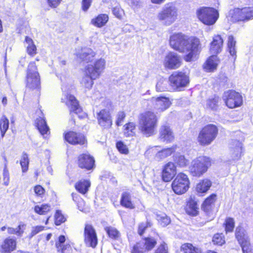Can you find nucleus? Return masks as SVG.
<instances>
[{
  "label": "nucleus",
  "mask_w": 253,
  "mask_h": 253,
  "mask_svg": "<svg viewBox=\"0 0 253 253\" xmlns=\"http://www.w3.org/2000/svg\"><path fill=\"white\" fill-rule=\"evenodd\" d=\"M216 199V195L214 194L211 195L204 202L202 205V209L203 210L209 212L211 210L214 203Z\"/></svg>",
  "instance_id": "obj_34"
},
{
  "label": "nucleus",
  "mask_w": 253,
  "mask_h": 253,
  "mask_svg": "<svg viewBox=\"0 0 253 253\" xmlns=\"http://www.w3.org/2000/svg\"><path fill=\"white\" fill-rule=\"evenodd\" d=\"M157 219L160 224L164 227L168 225L170 222V220L168 216L163 213L158 214Z\"/></svg>",
  "instance_id": "obj_48"
},
{
  "label": "nucleus",
  "mask_w": 253,
  "mask_h": 253,
  "mask_svg": "<svg viewBox=\"0 0 253 253\" xmlns=\"http://www.w3.org/2000/svg\"><path fill=\"white\" fill-rule=\"evenodd\" d=\"M190 180L188 176L180 172L175 176L172 181L171 187L173 192L177 195L186 193L189 188Z\"/></svg>",
  "instance_id": "obj_7"
},
{
  "label": "nucleus",
  "mask_w": 253,
  "mask_h": 253,
  "mask_svg": "<svg viewBox=\"0 0 253 253\" xmlns=\"http://www.w3.org/2000/svg\"><path fill=\"white\" fill-rule=\"evenodd\" d=\"M25 42L27 53L31 56H34L37 53V48L32 39L28 37L25 38Z\"/></svg>",
  "instance_id": "obj_38"
},
{
  "label": "nucleus",
  "mask_w": 253,
  "mask_h": 253,
  "mask_svg": "<svg viewBox=\"0 0 253 253\" xmlns=\"http://www.w3.org/2000/svg\"><path fill=\"white\" fill-rule=\"evenodd\" d=\"M25 229V224L20 223L19 225L15 228L16 235L18 236H21Z\"/></svg>",
  "instance_id": "obj_62"
},
{
  "label": "nucleus",
  "mask_w": 253,
  "mask_h": 253,
  "mask_svg": "<svg viewBox=\"0 0 253 253\" xmlns=\"http://www.w3.org/2000/svg\"><path fill=\"white\" fill-rule=\"evenodd\" d=\"M94 163L93 157L88 154H82L78 157V165L82 169H91L94 167Z\"/></svg>",
  "instance_id": "obj_19"
},
{
  "label": "nucleus",
  "mask_w": 253,
  "mask_h": 253,
  "mask_svg": "<svg viewBox=\"0 0 253 253\" xmlns=\"http://www.w3.org/2000/svg\"><path fill=\"white\" fill-rule=\"evenodd\" d=\"M176 149V147L175 146H173L171 147L165 148L161 150L158 149V152L156 154V159L157 160H161L167 158L174 152Z\"/></svg>",
  "instance_id": "obj_31"
},
{
  "label": "nucleus",
  "mask_w": 253,
  "mask_h": 253,
  "mask_svg": "<svg viewBox=\"0 0 253 253\" xmlns=\"http://www.w3.org/2000/svg\"><path fill=\"white\" fill-rule=\"evenodd\" d=\"M182 62L181 56L177 53L169 52L165 56L164 65L168 69H176L179 68Z\"/></svg>",
  "instance_id": "obj_16"
},
{
  "label": "nucleus",
  "mask_w": 253,
  "mask_h": 253,
  "mask_svg": "<svg viewBox=\"0 0 253 253\" xmlns=\"http://www.w3.org/2000/svg\"><path fill=\"white\" fill-rule=\"evenodd\" d=\"M169 82L173 89L179 90L188 84L189 77L182 72L175 71L169 76Z\"/></svg>",
  "instance_id": "obj_11"
},
{
  "label": "nucleus",
  "mask_w": 253,
  "mask_h": 253,
  "mask_svg": "<svg viewBox=\"0 0 253 253\" xmlns=\"http://www.w3.org/2000/svg\"><path fill=\"white\" fill-rule=\"evenodd\" d=\"M90 186V183L88 180H81L76 183L75 188L80 193L85 194L88 191Z\"/></svg>",
  "instance_id": "obj_35"
},
{
  "label": "nucleus",
  "mask_w": 253,
  "mask_h": 253,
  "mask_svg": "<svg viewBox=\"0 0 253 253\" xmlns=\"http://www.w3.org/2000/svg\"><path fill=\"white\" fill-rule=\"evenodd\" d=\"M124 127V133L126 137H131L135 135L136 128L134 123H128L126 124Z\"/></svg>",
  "instance_id": "obj_39"
},
{
  "label": "nucleus",
  "mask_w": 253,
  "mask_h": 253,
  "mask_svg": "<svg viewBox=\"0 0 253 253\" xmlns=\"http://www.w3.org/2000/svg\"><path fill=\"white\" fill-rule=\"evenodd\" d=\"M73 200L77 203L78 209L82 211H85V202L77 194H72Z\"/></svg>",
  "instance_id": "obj_46"
},
{
  "label": "nucleus",
  "mask_w": 253,
  "mask_h": 253,
  "mask_svg": "<svg viewBox=\"0 0 253 253\" xmlns=\"http://www.w3.org/2000/svg\"><path fill=\"white\" fill-rule=\"evenodd\" d=\"M154 253H169L167 245L165 242H163L158 246L155 250Z\"/></svg>",
  "instance_id": "obj_57"
},
{
  "label": "nucleus",
  "mask_w": 253,
  "mask_h": 253,
  "mask_svg": "<svg viewBox=\"0 0 253 253\" xmlns=\"http://www.w3.org/2000/svg\"><path fill=\"white\" fill-rule=\"evenodd\" d=\"M159 148L160 147L158 146H154L153 147H149L145 152V156L148 158L151 157L154 155L156 156V154L158 153V148Z\"/></svg>",
  "instance_id": "obj_52"
},
{
  "label": "nucleus",
  "mask_w": 253,
  "mask_h": 253,
  "mask_svg": "<svg viewBox=\"0 0 253 253\" xmlns=\"http://www.w3.org/2000/svg\"><path fill=\"white\" fill-rule=\"evenodd\" d=\"M98 124L104 128H109L112 125V120L109 111L102 109L97 115Z\"/></svg>",
  "instance_id": "obj_18"
},
{
  "label": "nucleus",
  "mask_w": 253,
  "mask_h": 253,
  "mask_svg": "<svg viewBox=\"0 0 253 253\" xmlns=\"http://www.w3.org/2000/svg\"><path fill=\"white\" fill-rule=\"evenodd\" d=\"M145 252L146 251H145V248L140 242L135 245L131 250V253H145Z\"/></svg>",
  "instance_id": "obj_58"
},
{
  "label": "nucleus",
  "mask_w": 253,
  "mask_h": 253,
  "mask_svg": "<svg viewBox=\"0 0 253 253\" xmlns=\"http://www.w3.org/2000/svg\"><path fill=\"white\" fill-rule=\"evenodd\" d=\"M218 133L217 127L210 124L201 130L198 136V141L202 145H209L216 138Z\"/></svg>",
  "instance_id": "obj_8"
},
{
  "label": "nucleus",
  "mask_w": 253,
  "mask_h": 253,
  "mask_svg": "<svg viewBox=\"0 0 253 253\" xmlns=\"http://www.w3.org/2000/svg\"><path fill=\"white\" fill-rule=\"evenodd\" d=\"M120 204L123 207L130 210L134 209L135 208V205L132 201L130 193L126 191L124 192L122 194Z\"/></svg>",
  "instance_id": "obj_27"
},
{
  "label": "nucleus",
  "mask_w": 253,
  "mask_h": 253,
  "mask_svg": "<svg viewBox=\"0 0 253 253\" xmlns=\"http://www.w3.org/2000/svg\"><path fill=\"white\" fill-rule=\"evenodd\" d=\"M223 99L226 106L229 108H234L240 106L243 103V99L240 93L234 90L225 92Z\"/></svg>",
  "instance_id": "obj_14"
},
{
  "label": "nucleus",
  "mask_w": 253,
  "mask_h": 253,
  "mask_svg": "<svg viewBox=\"0 0 253 253\" xmlns=\"http://www.w3.org/2000/svg\"><path fill=\"white\" fill-rule=\"evenodd\" d=\"M96 79L91 78L90 74L87 73L86 69L84 68V76L81 81V84L84 87L90 89L94 84L93 80Z\"/></svg>",
  "instance_id": "obj_33"
},
{
  "label": "nucleus",
  "mask_w": 253,
  "mask_h": 253,
  "mask_svg": "<svg viewBox=\"0 0 253 253\" xmlns=\"http://www.w3.org/2000/svg\"><path fill=\"white\" fill-rule=\"evenodd\" d=\"M16 247V240L10 237L6 238L1 245V253H11L15 250Z\"/></svg>",
  "instance_id": "obj_24"
},
{
  "label": "nucleus",
  "mask_w": 253,
  "mask_h": 253,
  "mask_svg": "<svg viewBox=\"0 0 253 253\" xmlns=\"http://www.w3.org/2000/svg\"><path fill=\"white\" fill-rule=\"evenodd\" d=\"M9 120L5 116H3L0 119V129L2 137H3L9 127Z\"/></svg>",
  "instance_id": "obj_42"
},
{
  "label": "nucleus",
  "mask_w": 253,
  "mask_h": 253,
  "mask_svg": "<svg viewBox=\"0 0 253 253\" xmlns=\"http://www.w3.org/2000/svg\"><path fill=\"white\" fill-rule=\"evenodd\" d=\"M27 88L35 90L39 94L41 89V79L35 62H30L27 67L26 76Z\"/></svg>",
  "instance_id": "obj_5"
},
{
  "label": "nucleus",
  "mask_w": 253,
  "mask_h": 253,
  "mask_svg": "<svg viewBox=\"0 0 253 253\" xmlns=\"http://www.w3.org/2000/svg\"><path fill=\"white\" fill-rule=\"evenodd\" d=\"M228 49L230 55L236 56V50L235 48L236 41L232 36H229L228 38Z\"/></svg>",
  "instance_id": "obj_45"
},
{
  "label": "nucleus",
  "mask_w": 253,
  "mask_h": 253,
  "mask_svg": "<svg viewBox=\"0 0 253 253\" xmlns=\"http://www.w3.org/2000/svg\"><path fill=\"white\" fill-rule=\"evenodd\" d=\"M105 230L109 237L112 239H118L120 237V234L119 231L113 227H106L105 228Z\"/></svg>",
  "instance_id": "obj_47"
},
{
  "label": "nucleus",
  "mask_w": 253,
  "mask_h": 253,
  "mask_svg": "<svg viewBox=\"0 0 253 253\" xmlns=\"http://www.w3.org/2000/svg\"><path fill=\"white\" fill-rule=\"evenodd\" d=\"M92 0H83L82 2V9L84 11H86L91 5Z\"/></svg>",
  "instance_id": "obj_63"
},
{
  "label": "nucleus",
  "mask_w": 253,
  "mask_h": 253,
  "mask_svg": "<svg viewBox=\"0 0 253 253\" xmlns=\"http://www.w3.org/2000/svg\"><path fill=\"white\" fill-rule=\"evenodd\" d=\"M84 242L87 246L95 248L97 244V234L94 227L90 224L85 225L84 229Z\"/></svg>",
  "instance_id": "obj_17"
},
{
  "label": "nucleus",
  "mask_w": 253,
  "mask_h": 253,
  "mask_svg": "<svg viewBox=\"0 0 253 253\" xmlns=\"http://www.w3.org/2000/svg\"><path fill=\"white\" fill-rule=\"evenodd\" d=\"M236 237L241 245L243 253H253V250L251 249L249 237L247 232L241 227L236 228Z\"/></svg>",
  "instance_id": "obj_15"
},
{
  "label": "nucleus",
  "mask_w": 253,
  "mask_h": 253,
  "mask_svg": "<svg viewBox=\"0 0 253 253\" xmlns=\"http://www.w3.org/2000/svg\"><path fill=\"white\" fill-rule=\"evenodd\" d=\"M51 210V207L48 204H42V205H37L34 208V211L40 215L45 214Z\"/></svg>",
  "instance_id": "obj_44"
},
{
  "label": "nucleus",
  "mask_w": 253,
  "mask_h": 253,
  "mask_svg": "<svg viewBox=\"0 0 253 253\" xmlns=\"http://www.w3.org/2000/svg\"><path fill=\"white\" fill-rule=\"evenodd\" d=\"M173 161L178 166L181 168L187 166L189 163V160L184 156L179 154L174 156Z\"/></svg>",
  "instance_id": "obj_41"
},
{
  "label": "nucleus",
  "mask_w": 253,
  "mask_h": 253,
  "mask_svg": "<svg viewBox=\"0 0 253 253\" xmlns=\"http://www.w3.org/2000/svg\"><path fill=\"white\" fill-rule=\"evenodd\" d=\"M212 242L214 244L221 246L225 243L224 237L222 234H215L213 237Z\"/></svg>",
  "instance_id": "obj_53"
},
{
  "label": "nucleus",
  "mask_w": 253,
  "mask_h": 253,
  "mask_svg": "<svg viewBox=\"0 0 253 253\" xmlns=\"http://www.w3.org/2000/svg\"><path fill=\"white\" fill-rule=\"evenodd\" d=\"M160 138L163 141L171 142L174 134L170 127L167 125L162 126L160 129Z\"/></svg>",
  "instance_id": "obj_25"
},
{
  "label": "nucleus",
  "mask_w": 253,
  "mask_h": 253,
  "mask_svg": "<svg viewBox=\"0 0 253 253\" xmlns=\"http://www.w3.org/2000/svg\"><path fill=\"white\" fill-rule=\"evenodd\" d=\"M168 81L164 79H161L156 85V90L161 92L168 89Z\"/></svg>",
  "instance_id": "obj_49"
},
{
  "label": "nucleus",
  "mask_w": 253,
  "mask_h": 253,
  "mask_svg": "<svg viewBox=\"0 0 253 253\" xmlns=\"http://www.w3.org/2000/svg\"><path fill=\"white\" fill-rule=\"evenodd\" d=\"M36 126L41 134L44 136L49 133V128L45 120L42 117H39L36 121Z\"/></svg>",
  "instance_id": "obj_29"
},
{
  "label": "nucleus",
  "mask_w": 253,
  "mask_h": 253,
  "mask_svg": "<svg viewBox=\"0 0 253 253\" xmlns=\"http://www.w3.org/2000/svg\"><path fill=\"white\" fill-rule=\"evenodd\" d=\"M34 191L36 196L42 197L45 192V190L42 186L38 185L34 187Z\"/></svg>",
  "instance_id": "obj_60"
},
{
  "label": "nucleus",
  "mask_w": 253,
  "mask_h": 253,
  "mask_svg": "<svg viewBox=\"0 0 253 253\" xmlns=\"http://www.w3.org/2000/svg\"><path fill=\"white\" fill-rule=\"evenodd\" d=\"M44 229V227L42 226H36L32 228V230L31 233V236L33 237L40 232L42 231Z\"/></svg>",
  "instance_id": "obj_64"
},
{
  "label": "nucleus",
  "mask_w": 253,
  "mask_h": 253,
  "mask_svg": "<svg viewBox=\"0 0 253 253\" xmlns=\"http://www.w3.org/2000/svg\"><path fill=\"white\" fill-rule=\"evenodd\" d=\"M62 101L69 107L71 113H74L78 115L80 118H84L86 117V114L83 112L78 100L74 96L66 93L64 95V98H62Z\"/></svg>",
  "instance_id": "obj_12"
},
{
  "label": "nucleus",
  "mask_w": 253,
  "mask_h": 253,
  "mask_svg": "<svg viewBox=\"0 0 253 253\" xmlns=\"http://www.w3.org/2000/svg\"><path fill=\"white\" fill-rule=\"evenodd\" d=\"M223 40L220 35H215L213 37L212 41L211 43L210 52L213 54H217L220 52L223 46Z\"/></svg>",
  "instance_id": "obj_23"
},
{
  "label": "nucleus",
  "mask_w": 253,
  "mask_h": 253,
  "mask_svg": "<svg viewBox=\"0 0 253 253\" xmlns=\"http://www.w3.org/2000/svg\"><path fill=\"white\" fill-rule=\"evenodd\" d=\"M108 19L109 17L107 14H101L95 18H93L91 21V23L94 26L101 28L106 24Z\"/></svg>",
  "instance_id": "obj_30"
},
{
  "label": "nucleus",
  "mask_w": 253,
  "mask_h": 253,
  "mask_svg": "<svg viewBox=\"0 0 253 253\" xmlns=\"http://www.w3.org/2000/svg\"><path fill=\"white\" fill-rule=\"evenodd\" d=\"M54 217L55 223L56 225H60L66 220V218L62 214L61 211L58 210L56 211Z\"/></svg>",
  "instance_id": "obj_54"
},
{
  "label": "nucleus",
  "mask_w": 253,
  "mask_h": 253,
  "mask_svg": "<svg viewBox=\"0 0 253 253\" xmlns=\"http://www.w3.org/2000/svg\"><path fill=\"white\" fill-rule=\"evenodd\" d=\"M181 250L184 253H202L200 248L195 247L190 243L183 244L181 247Z\"/></svg>",
  "instance_id": "obj_40"
},
{
  "label": "nucleus",
  "mask_w": 253,
  "mask_h": 253,
  "mask_svg": "<svg viewBox=\"0 0 253 253\" xmlns=\"http://www.w3.org/2000/svg\"><path fill=\"white\" fill-rule=\"evenodd\" d=\"M211 185V182L208 179L200 181L196 186V190L199 194L206 193Z\"/></svg>",
  "instance_id": "obj_32"
},
{
  "label": "nucleus",
  "mask_w": 253,
  "mask_h": 253,
  "mask_svg": "<svg viewBox=\"0 0 253 253\" xmlns=\"http://www.w3.org/2000/svg\"><path fill=\"white\" fill-rule=\"evenodd\" d=\"M211 165L210 158L199 156L194 159L189 167V171L194 176L200 177L205 173Z\"/></svg>",
  "instance_id": "obj_6"
},
{
  "label": "nucleus",
  "mask_w": 253,
  "mask_h": 253,
  "mask_svg": "<svg viewBox=\"0 0 253 253\" xmlns=\"http://www.w3.org/2000/svg\"><path fill=\"white\" fill-rule=\"evenodd\" d=\"M169 45L173 49L181 53H188L184 56L186 62L193 61L200 44L199 39L189 37L182 33H174L169 37Z\"/></svg>",
  "instance_id": "obj_1"
},
{
  "label": "nucleus",
  "mask_w": 253,
  "mask_h": 253,
  "mask_svg": "<svg viewBox=\"0 0 253 253\" xmlns=\"http://www.w3.org/2000/svg\"><path fill=\"white\" fill-rule=\"evenodd\" d=\"M200 20L205 25L214 24L218 18V13L216 10L211 7H203L197 11Z\"/></svg>",
  "instance_id": "obj_9"
},
{
  "label": "nucleus",
  "mask_w": 253,
  "mask_h": 253,
  "mask_svg": "<svg viewBox=\"0 0 253 253\" xmlns=\"http://www.w3.org/2000/svg\"><path fill=\"white\" fill-rule=\"evenodd\" d=\"M219 63L217 56L213 55L209 57L203 65L204 69L207 72H213L217 68Z\"/></svg>",
  "instance_id": "obj_26"
},
{
  "label": "nucleus",
  "mask_w": 253,
  "mask_h": 253,
  "mask_svg": "<svg viewBox=\"0 0 253 253\" xmlns=\"http://www.w3.org/2000/svg\"><path fill=\"white\" fill-rule=\"evenodd\" d=\"M126 117V114L123 111H120L117 115V120L116 124L118 126H121L124 119Z\"/></svg>",
  "instance_id": "obj_61"
},
{
  "label": "nucleus",
  "mask_w": 253,
  "mask_h": 253,
  "mask_svg": "<svg viewBox=\"0 0 253 253\" xmlns=\"http://www.w3.org/2000/svg\"><path fill=\"white\" fill-rule=\"evenodd\" d=\"M20 165L23 172H26L28 169L29 159L28 155L26 154H23L22 159L20 161Z\"/></svg>",
  "instance_id": "obj_50"
},
{
  "label": "nucleus",
  "mask_w": 253,
  "mask_h": 253,
  "mask_svg": "<svg viewBox=\"0 0 253 253\" xmlns=\"http://www.w3.org/2000/svg\"><path fill=\"white\" fill-rule=\"evenodd\" d=\"M64 138L69 143L76 145L84 144L85 139L84 135L74 131H69L64 135Z\"/></svg>",
  "instance_id": "obj_20"
},
{
  "label": "nucleus",
  "mask_w": 253,
  "mask_h": 253,
  "mask_svg": "<svg viewBox=\"0 0 253 253\" xmlns=\"http://www.w3.org/2000/svg\"><path fill=\"white\" fill-rule=\"evenodd\" d=\"M150 108L157 114L164 112L171 105L169 99L164 96H154L149 100Z\"/></svg>",
  "instance_id": "obj_10"
},
{
  "label": "nucleus",
  "mask_w": 253,
  "mask_h": 253,
  "mask_svg": "<svg viewBox=\"0 0 253 253\" xmlns=\"http://www.w3.org/2000/svg\"><path fill=\"white\" fill-rule=\"evenodd\" d=\"M219 98L217 96L207 100L206 108L212 110H216L219 106Z\"/></svg>",
  "instance_id": "obj_43"
},
{
  "label": "nucleus",
  "mask_w": 253,
  "mask_h": 253,
  "mask_svg": "<svg viewBox=\"0 0 253 253\" xmlns=\"http://www.w3.org/2000/svg\"><path fill=\"white\" fill-rule=\"evenodd\" d=\"M113 14L118 19H121L124 15V11L120 6H116L112 9Z\"/></svg>",
  "instance_id": "obj_56"
},
{
  "label": "nucleus",
  "mask_w": 253,
  "mask_h": 253,
  "mask_svg": "<svg viewBox=\"0 0 253 253\" xmlns=\"http://www.w3.org/2000/svg\"><path fill=\"white\" fill-rule=\"evenodd\" d=\"M177 18V8L172 3L166 4L157 15V20L166 26L172 24Z\"/></svg>",
  "instance_id": "obj_4"
},
{
  "label": "nucleus",
  "mask_w": 253,
  "mask_h": 253,
  "mask_svg": "<svg viewBox=\"0 0 253 253\" xmlns=\"http://www.w3.org/2000/svg\"><path fill=\"white\" fill-rule=\"evenodd\" d=\"M234 220L232 218H227L225 222V231L226 233L232 232L234 228Z\"/></svg>",
  "instance_id": "obj_51"
},
{
  "label": "nucleus",
  "mask_w": 253,
  "mask_h": 253,
  "mask_svg": "<svg viewBox=\"0 0 253 253\" xmlns=\"http://www.w3.org/2000/svg\"><path fill=\"white\" fill-rule=\"evenodd\" d=\"M116 147L121 154L126 155L128 153V148L122 141L118 142L116 144Z\"/></svg>",
  "instance_id": "obj_55"
},
{
  "label": "nucleus",
  "mask_w": 253,
  "mask_h": 253,
  "mask_svg": "<svg viewBox=\"0 0 253 253\" xmlns=\"http://www.w3.org/2000/svg\"><path fill=\"white\" fill-rule=\"evenodd\" d=\"M106 60L101 58L94 61L93 64H88L85 66L87 73L90 74L91 78L98 79L105 68Z\"/></svg>",
  "instance_id": "obj_13"
},
{
  "label": "nucleus",
  "mask_w": 253,
  "mask_h": 253,
  "mask_svg": "<svg viewBox=\"0 0 253 253\" xmlns=\"http://www.w3.org/2000/svg\"><path fill=\"white\" fill-rule=\"evenodd\" d=\"M95 54V52L91 49L89 48H84L82 49L81 52L77 55L83 61L89 62L93 61Z\"/></svg>",
  "instance_id": "obj_28"
},
{
  "label": "nucleus",
  "mask_w": 253,
  "mask_h": 253,
  "mask_svg": "<svg viewBox=\"0 0 253 253\" xmlns=\"http://www.w3.org/2000/svg\"><path fill=\"white\" fill-rule=\"evenodd\" d=\"M198 210L197 202L193 200H190L187 205L186 212L189 215L195 216L198 214Z\"/></svg>",
  "instance_id": "obj_37"
},
{
  "label": "nucleus",
  "mask_w": 253,
  "mask_h": 253,
  "mask_svg": "<svg viewBox=\"0 0 253 253\" xmlns=\"http://www.w3.org/2000/svg\"><path fill=\"white\" fill-rule=\"evenodd\" d=\"M158 119L152 111L142 113L139 120V127L142 133L146 136L153 135L157 126Z\"/></svg>",
  "instance_id": "obj_3"
},
{
  "label": "nucleus",
  "mask_w": 253,
  "mask_h": 253,
  "mask_svg": "<svg viewBox=\"0 0 253 253\" xmlns=\"http://www.w3.org/2000/svg\"><path fill=\"white\" fill-rule=\"evenodd\" d=\"M246 0H245L246 1ZM228 21L235 22L248 21L253 19V0H247L245 6L241 8L231 9L227 16Z\"/></svg>",
  "instance_id": "obj_2"
},
{
  "label": "nucleus",
  "mask_w": 253,
  "mask_h": 253,
  "mask_svg": "<svg viewBox=\"0 0 253 253\" xmlns=\"http://www.w3.org/2000/svg\"><path fill=\"white\" fill-rule=\"evenodd\" d=\"M56 248L57 251L61 252L62 253H67L71 250V246L69 244H65L61 246L59 244H57Z\"/></svg>",
  "instance_id": "obj_59"
},
{
  "label": "nucleus",
  "mask_w": 253,
  "mask_h": 253,
  "mask_svg": "<svg viewBox=\"0 0 253 253\" xmlns=\"http://www.w3.org/2000/svg\"><path fill=\"white\" fill-rule=\"evenodd\" d=\"M141 244L145 248V251L149 252L152 250L157 244V240L153 237H148L145 238L143 241L140 242Z\"/></svg>",
  "instance_id": "obj_36"
},
{
  "label": "nucleus",
  "mask_w": 253,
  "mask_h": 253,
  "mask_svg": "<svg viewBox=\"0 0 253 253\" xmlns=\"http://www.w3.org/2000/svg\"><path fill=\"white\" fill-rule=\"evenodd\" d=\"M176 174V167L173 163L166 164L163 169L162 178L164 181H170Z\"/></svg>",
  "instance_id": "obj_21"
},
{
  "label": "nucleus",
  "mask_w": 253,
  "mask_h": 253,
  "mask_svg": "<svg viewBox=\"0 0 253 253\" xmlns=\"http://www.w3.org/2000/svg\"><path fill=\"white\" fill-rule=\"evenodd\" d=\"M242 144L239 141L234 140L230 146V155L233 161L239 160L242 153Z\"/></svg>",
  "instance_id": "obj_22"
}]
</instances>
